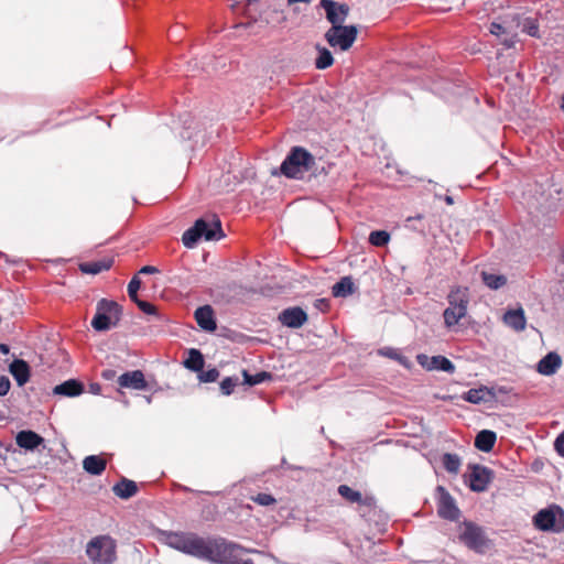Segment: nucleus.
Instances as JSON below:
<instances>
[{
	"label": "nucleus",
	"mask_w": 564,
	"mask_h": 564,
	"mask_svg": "<svg viewBox=\"0 0 564 564\" xmlns=\"http://www.w3.org/2000/svg\"><path fill=\"white\" fill-rule=\"evenodd\" d=\"M489 31L491 34H494L498 37H501L505 34H507V29L498 22H492L489 26Z\"/></svg>",
	"instance_id": "obj_44"
},
{
	"label": "nucleus",
	"mask_w": 564,
	"mask_h": 564,
	"mask_svg": "<svg viewBox=\"0 0 564 564\" xmlns=\"http://www.w3.org/2000/svg\"><path fill=\"white\" fill-rule=\"evenodd\" d=\"M205 365L203 354L195 348L189 349L188 357L184 360V366L195 372H199Z\"/></svg>",
	"instance_id": "obj_28"
},
{
	"label": "nucleus",
	"mask_w": 564,
	"mask_h": 564,
	"mask_svg": "<svg viewBox=\"0 0 564 564\" xmlns=\"http://www.w3.org/2000/svg\"><path fill=\"white\" fill-rule=\"evenodd\" d=\"M242 384H248L250 387L264 383L272 379V375L268 371H258L256 373H249L247 370L241 371Z\"/></svg>",
	"instance_id": "obj_29"
},
{
	"label": "nucleus",
	"mask_w": 564,
	"mask_h": 564,
	"mask_svg": "<svg viewBox=\"0 0 564 564\" xmlns=\"http://www.w3.org/2000/svg\"><path fill=\"white\" fill-rule=\"evenodd\" d=\"M138 489L137 482L126 477H121L112 487L115 496L123 500H128L137 495Z\"/></svg>",
	"instance_id": "obj_21"
},
{
	"label": "nucleus",
	"mask_w": 564,
	"mask_h": 564,
	"mask_svg": "<svg viewBox=\"0 0 564 564\" xmlns=\"http://www.w3.org/2000/svg\"><path fill=\"white\" fill-rule=\"evenodd\" d=\"M225 237L220 219L213 215L199 218L194 226L182 236V242L186 248H193L202 238L206 241L219 240Z\"/></svg>",
	"instance_id": "obj_2"
},
{
	"label": "nucleus",
	"mask_w": 564,
	"mask_h": 564,
	"mask_svg": "<svg viewBox=\"0 0 564 564\" xmlns=\"http://www.w3.org/2000/svg\"><path fill=\"white\" fill-rule=\"evenodd\" d=\"M89 388L95 389V388H100V386H99L98 383H91V384L89 386Z\"/></svg>",
	"instance_id": "obj_61"
},
{
	"label": "nucleus",
	"mask_w": 564,
	"mask_h": 564,
	"mask_svg": "<svg viewBox=\"0 0 564 564\" xmlns=\"http://www.w3.org/2000/svg\"><path fill=\"white\" fill-rule=\"evenodd\" d=\"M316 50L318 52V56L315 59V67L317 69H326L330 67L334 63V57L330 51L318 44L316 45Z\"/></svg>",
	"instance_id": "obj_31"
},
{
	"label": "nucleus",
	"mask_w": 564,
	"mask_h": 564,
	"mask_svg": "<svg viewBox=\"0 0 564 564\" xmlns=\"http://www.w3.org/2000/svg\"><path fill=\"white\" fill-rule=\"evenodd\" d=\"M122 307L115 301L101 299L96 306V314L91 326L97 332H106L118 325L121 319Z\"/></svg>",
	"instance_id": "obj_7"
},
{
	"label": "nucleus",
	"mask_w": 564,
	"mask_h": 564,
	"mask_svg": "<svg viewBox=\"0 0 564 564\" xmlns=\"http://www.w3.org/2000/svg\"><path fill=\"white\" fill-rule=\"evenodd\" d=\"M53 388H85L84 383L77 379H68Z\"/></svg>",
	"instance_id": "obj_45"
},
{
	"label": "nucleus",
	"mask_w": 564,
	"mask_h": 564,
	"mask_svg": "<svg viewBox=\"0 0 564 564\" xmlns=\"http://www.w3.org/2000/svg\"><path fill=\"white\" fill-rule=\"evenodd\" d=\"M9 372L12 375L19 387L24 386L30 379V366L23 360L15 358L9 365Z\"/></svg>",
	"instance_id": "obj_19"
},
{
	"label": "nucleus",
	"mask_w": 564,
	"mask_h": 564,
	"mask_svg": "<svg viewBox=\"0 0 564 564\" xmlns=\"http://www.w3.org/2000/svg\"><path fill=\"white\" fill-rule=\"evenodd\" d=\"M555 452L564 458V431H562L554 441Z\"/></svg>",
	"instance_id": "obj_43"
},
{
	"label": "nucleus",
	"mask_w": 564,
	"mask_h": 564,
	"mask_svg": "<svg viewBox=\"0 0 564 564\" xmlns=\"http://www.w3.org/2000/svg\"><path fill=\"white\" fill-rule=\"evenodd\" d=\"M481 280L490 290H498L506 285L507 278L503 274L481 272Z\"/></svg>",
	"instance_id": "obj_32"
},
{
	"label": "nucleus",
	"mask_w": 564,
	"mask_h": 564,
	"mask_svg": "<svg viewBox=\"0 0 564 564\" xmlns=\"http://www.w3.org/2000/svg\"><path fill=\"white\" fill-rule=\"evenodd\" d=\"M35 390H11L7 399L8 408L18 414H30L36 404ZM10 390H0V397H7Z\"/></svg>",
	"instance_id": "obj_10"
},
{
	"label": "nucleus",
	"mask_w": 564,
	"mask_h": 564,
	"mask_svg": "<svg viewBox=\"0 0 564 564\" xmlns=\"http://www.w3.org/2000/svg\"><path fill=\"white\" fill-rule=\"evenodd\" d=\"M516 34H509L507 32V34L503 35V37L501 39V42L502 44L505 45L506 48H511L513 47V45L516 44Z\"/></svg>",
	"instance_id": "obj_47"
},
{
	"label": "nucleus",
	"mask_w": 564,
	"mask_h": 564,
	"mask_svg": "<svg viewBox=\"0 0 564 564\" xmlns=\"http://www.w3.org/2000/svg\"><path fill=\"white\" fill-rule=\"evenodd\" d=\"M241 564H254V562L251 558H245Z\"/></svg>",
	"instance_id": "obj_59"
},
{
	"label": "nucleus",
	"mask_w": 564,
	"mask_h": 564,
	"mask_svg": "<svg viewBox=\"0 0 564 564\" xmlns=\"http://www.w3.org/2000/svg\"><path fill=\"white\" fill-rule=\"evenodd\" d=\"M279 321L290 328H299L307 321V314L299 306L289 307L280 313Z\"/></svg>",
	"instance_id": "obj_17"
},
{
	"label": "nucleus",
	"mask_w": 564,
	"mask_h": 564,
	"mask_svg": "<svg viewBox=\"0 0 564 564\" xmlns=\"http://www.w3.org/2000/svg\"><path fill=\"white\" fill-rule=\"evenodd\" d=\"M518 26H520L522 32L527 33L528 35L532 37H540L536 19L531 17L523 18L518 22Z\"/></svg>",
	"instance_id": "obj_34"
},
{
	"label": "nucleus",
	"mask_w": 564,
	"mask_h": 564,
	"mask_svg": "<svg viewBox=\"0 0 564 564\" xmlns=\"http://www.w3.org/2000/svg\"><path fill=\"white\" fill-rule=\"evenodd\" d=\"M315 158L303 147H293L280 165V172L288 178L302 180L315 166Z\"/></svg>",
	"instance_id": "obj_3"
},
{
	"label": "nucleus",
	"mask_w": 564,
	"mask_h": 564,
	"mask_svg": "<svg viewBox=\"0 0 564 564\" xmlns=\"http://www.w3.org/2000/svg\"><path fill=\"white\" fill-rule=\"evenodd\" d=\"M416 360L422 368L426 370H441L445 372H453L455 369L454 364L444 356H427L424 354H419L416 356Z\"/></svg>",
	"instance_id": "obj_16"
},
{
	"label": "nucleus",
	"mask_w": 564,
	"mask_h": 564,
	"mask_svg": "<svg viewBox=\"0 0 564 564\" xmlns=\"http://www.w3.org/2000/svg\"><path fill=\"white\" fill-rule=\"evenodd\" d=\"M101 377L107 381H112L116 378L118 379L119 376H117V371L113 369H104L101 371Z\"/></svg>",
	"instance_id": "obj_48"
},
{
	"label": "nucleus",
	"mask_w": 564,
	"mask_h": 564,
	"mask_svg": "<svg viewBox=\"0 0 564 564\" xmlns=\"http://www.w3.org/2000/svg\"><path fill=\"white\" fill-rule=\"evenodd\" d=\"M181 489L184 490V491H192V489L186 487V486H181Z\"/></svg>",
	"instance_id": "obj_62"
},
{
	"label": "nucleus",
	"mask_w": 564,
	"mask_h": 564,
	"mask_svg": "<svg viewBox=\"0 0 564 564\" xmlns=\"http://www.w3.org/2000/svg\"><path fill=\"white\" fill-rule=\"evenodd\" d=\"M243 391L246 392L247 390H243ZM249 391L252 392L253 394H257L258 398H260L262 400H265V397L263 395V393H262L263 391L262 390L252 389V390H249Z\"/></svg>",
	"instance_id": "obj_53"
},
{
	"label": "nucleus",
	"mask_w": 564,
	"mask_h": 564,
	"mask_svg": "<svg viewBox=\"0 0 564 564\" xmlns=\"http://www.w3.org/2000/svg\"><path fill=\"white\" fill-rule=\"evenodd\" d=\"M0 388H11V382L9 377L4 375H0Z\"/></svg>",
	"instance_id": "obj_52"
},
{
	"label": "nucleus",
	"mask_w": 564,
	"mask_h": 564,
	"mask_svg": "<svg viewBox=\"0 0 564 564\" xmlns=\"http://www.w3.org/2000/svg\"><path fill=\"white\" fill-rule=\"evenodd\" d=\"M241 378L242 377L238 375L225 377L221 380L219 388H237L239 384L242 383Z\"/></svg>",
	"instance_id": "obj_41"
},
{
	"label": "nucleus",
	"mask_w": 564,
	"mask_h": 564,
	"mask_svg": "<svg viewBox=\"0 0 564 564\" xmlns=\"http://www.w3.org/2000/svg\"><path fill=\"white\" fill-rule=\"evenodd\" d=\"M119 388H147L141 370L127 371L118 377Z\"/></svg>",
	"instance_id": "obj_20"
},
{
	"label": "nucleus",
	"mask_w": 564,
	"mask_h": 564,
	"mask_svg": "<svg viewBox=\"0 0 564 564\" xmlns=\"http://www.w3.org/2000/svg\"><path fill=\"white\" fill-rule=\"evenodd\" d=\"M108 397L122 403L124 406H129V404H130L124 390H121V389L115 390V395H108Z\"/></svg>",
	"instance_id": "obj_46"
},
{
	"label": "nucleus",
	"mask_w": 564,
	"mask_h": 564,
	"mask_svg": "<svg viewBox=\"0 0 564 564\" xmlns=\"http://www.w3.org/2000/svg\"><path fill=\"white\" fill-rule=\"evenodd\" d=\"M162 541L178 552L213 564H241L243 553H259L223 536L203 538L193 532L161 531Z\"/></svg>",
	"instance_id": "obj_1"
},
{
	"label": "nucleus",
	"mask_w": 564,
	"mask_h": 564,
	"mask_svg": "<svg viewBox=\"0 0 564 564\" xmlns=\"http://www.w3.org/2000/svg\"><path fill=\"white\" fill-rule=\"evenodd\" d=\"M140 286L141 280L137 275L133 276L128 284V295L132 302H137L139 300L138 291Z\"/></svg>",
	"instance_id": "obj_39"
},
{
	"label": "nucleus",
	"mask_w": 564,
	"mask_h": 564,
	"mask_svg": "<svg viewBox=\"0 0 564 564\" xmlns=\"http://www.w3.org/2000/svg\"><path fill=\"white\" fill-rule=\"evenodd\" d=\"M448 306L443 312L444 325L453 330L459 321L467 315L469 303L468 290L466 288H454L447 295Z\"/></svg>",
	"instance_id": "obj_4"
},
{
	"label": "nucleus",
	"mask_w": 564,
	"mask_h": 564,
	"mask_svg": "<svg viewBox=\"0 0 564 564\" xmlns=\"http://www.w3.org/2000/svg\"><path fill=\"white\" fill-rule=\"evenodd\" d=\"M111 263L107 261L85 262L79 264V269L83 273L98 274L110 268Z\"/></svg>",
	"instance_id": "obj_33"
},
{
	"label": "nucleus",
	"mask_w": 564,
	"mask_h": 564,
	"mask_svg": "<svg viewBox=\"0 0 564 564\" xmlns=\"http://www.w3.org/2000/svg\"><path fill=\"white\" fill-rule=\"evenodd\" d=\"M503 322L507 326L516 332L523 330L527 324L524 311L521 307L516 310H508L503 314Z\"/></svg>",
	"instance_id": "obj_23"
},
{
	"label": "nucleus",
	"mask_w": 564,
	"mask_h": 564,
	"mask_svg": "<svg viewBox=\"0 0 564 564\" xmlns=\"http://www.w3.org/2000/svg\"><path fill=\"white\" fill-rule=\"evenodd\" d=\"M436 491L438 492L437 499V514L440 518L456 522L459 520L462 512L458 508L456 500L443 486H437Z\"/></svg>",
	"instance_id": "obj_13"
},
{
	"label": "nucleus",
	"mask_w": 564,
	"mask_h": 564,
	"mask_svg": "<svg viewBox=\"0 0 564 564\" xmlns=\"http://www.w3.org/2000/svg\"><path fill=\"white\" fill-rule=\"evenodd\" d=\"M422 218H423V216H422L421 214H419V215H416V216H414V217H409V218L406 219V221H412V220H414V219H417V220H419V219H422Z\"/></svg>",
	"instance_id": "obj_57"
},
{
	"label": "nucleus",
	"mask_w": 564,
	"mask_h": 564,
	"mask_svg": "<svg viewBox=\"0 0 564 564\" xmlns=\"http://www.w3.org/2000/svg\"><path fill=\"white\" fill-rule=\"evenodd\" d=\"M89 560L97 564H112L117 560V542L110 535L93 538L86 546Z\"/></svg>",
	"instance_id": "obj_6"
},
{
	"label": "nucleus",
	"mask_w": 564,
	"mask_h": 564,
	"mask_svg": "<svg viewBox=\"0 0 564 564\" xmlns=\"http://www.w3.org/2000/svg\"><path fill=\"white\" fill-rule=\"evenodd\" d=\"M462 529L458 535L459 541L469 550L482 554L490 542L484 528L470 520H464Z\"/></svg>",
	"instance_id": "obj_9"
},
{
	"label": "nucleus",
	"mask_w": 564,
	"mask_h": 564,
	"mask_svg": "<svg viewBox=\"0 0 564 564\" xmlns=\"http://www.w3.org/2000/svg\"><path fill=\"white\" fill-rule=\"evenodd\" d=\"M357 34L358 30L356 25H336L327 30L325 40L332 47L348 51L356 41Z\"/></svg>",
	"instance_id": "obj_11"
},
{
	"label": "nucleus",
	"mask_w": 564,
	"mask_h": 564,
	"mask_svg": "<svg viewBox=\"0 0 564 564\" xmlns=\"http://www.w3.org/2000/svg\"><path fill=\"white\" fill-rule=\"evenodd\" d=\"M195 319L198 326L206 332H214L217 328L212 306L204 305L195 311Z\"/></svg>",
	"instance_id": "obj_18"
},
{
	"label": "nucleus",
	"mask_w": 564,
	"mask_h": 564,
	"mask_svg": "<svg viewBox=\"0 0 564 564\" xmlns=\"http://www.w3.org/2000/svg\"><path fill=\"white\" fill-rule=\"evenodd\" d=\"M497 441V434L491 430H481L476 434L474 445L484 453L492 451Z\"/></svg>",
	"instance_id": "obj_24"
},
{
	"label": "nucleus",
	"mask_w": 564,
	"mask_h": 564,
	"mask_svg": "<svg viewBox=\"0 0 564 564\" xmlns=\"http://www.w3.org/2000/svg\"><path fill=\"white\" fill-rule=\"evenodd\" d=\"M445 202H446L447 204H449V205L454 203L453 197H451V196H446V197H445Z\"/></svg>",
	"instance_id": "obj_60"
},
{
	"label": "nucleus",
	"mask_w": 564,
	"mask_h": 564,
	"mask_svg": "<svg viewBox=\"0 0 564 564\" xmlns=\"http://www.w3.org/2000/svg\"><path fill=\"white\" fill-rule=\"evenodd\" d=\"M561 109L564 111V95L562 96V101H561Z\"/></svg>",
	"instance_id": "obj_63"
},
{
	"label": "nucleus",
	"mask_w": 564,
	"mask_h": 564,
	"mask_svg": "<svg viewBox=\"0 0 564 564\" xmlns=\"http://www.w3.org/2000/svg\"><path fill=\"white\" fill-rule=\"evenodd\" d=\"M511 390H467L459 399L473 403H484L487 409H496L498 405L511 406L514 402V395Z\"/></svg>",
	"instance_id": "obj_5"
},
{
	"label": "nucleus",
	"mask_w": 564,
	"mask_h": 564,
	"mask_svg": "<svg viewBox=\"0 0 564 564\" xmlns=\"http://www.w3.org/2000/svg\"><path fill=\"white\" fill-rule=\"evenodd\" d=\"M311 0H288L289 3L310 2Z\"/></svg>",
	"instance_id": "obj_58"
},
{
	"label": "nucleus",
	"mask_w": 564,
	"mask_h": 564,
	"mask_svg": "<svg viewBox=\"0 0 564 564\" xmlns=\"http://www.w3.org/2000/svg\"><path fill=\"white\" fill-rule=\"evenodd\" d=\"M158 272H159V269L153 265H144L139 271L140 274H154Z\"/></svg>",
	"instance_id": "obj_50"
},
{
	"label": "nucleus",
	"mask_w": 564,
	"mask_h": 564,
	"mask_svg": "<svg viewBox=\"0 0 564 564\" xmlns=\"http://www.w3.org/2000/svg\"><path fill=\"white\" fill-rule=\"evenodd\" d=\"M532 522L539 531L561 533L564 531V510L558 505H550L539 510L533 516Z\"/></svg>",
	"instance_id": "obj_8"
},
{
	"label": "nucleus",
	"mask_w": 564,
	"mask_h": 564,
	"mask_svg": "<svg viewBox=\"0 0 564 564\" xmlns=\"http://www.w3.org/2000/svg\"><path fill=\"white\" fill-rule=\"evenodd\" d=\"M390 241V234L386 230H375L369 235V242L375 247H383Z\"/></svg>",
	"instance_id": "obj_35"
},
{
	"label": "nucleus",
	"mask_w": 564,
	"mask_h": 564,
	"mask_svg": "<svg viewBox=\"0 0 564 564\" xmlns=\"http://www.w3.org/2000/svg\"><path fill=\"white\" fill-rule=\"evenodd\" d=\"M356 291L352 278L347 275L341 278L332 288V294L334 297H347Z\"/></svg>",
	"instance_id": "obj_27"
},
{
	"label": "nucleus",
	"mask_w": 564,
	"mask_h": 564,
	"mask_svg": "<svg viewBox=\"0 0 564 564\" xmlns=\"http://www.w3.org/2000/svg\"><path fill=\"white\" fill-rule=\"evenodd\" d=\"M134 303L138 305V307L143 313H145L148 315H155V316H158L156 307L153 304H151V303H149L147 301H142L140 299L137 302H134Z\"/></svg>",
	"instance_id": "obj_42"
},
{
	"label": "nucleus",
	"mask_w": 564,
	"mask_h": 564,
	"mask_svg": "<svg viewBox=\"0 0 564 564\" xmlns=\"http://www.w3.org/2000/svg\"><path fill=\"white\" fill-rule=\"evenodd\" d=\"M15 444L24 452L45 448V438L33 430H21L15 434Z\"/></svg>",
	"instance_id": "obj_15"
},
{
	"label": "nucleus",
	"mask_w": 564,
	"mask_h": 564,
	"mask_svg": "<svg viewBox=\"0 0 564 564\" xmlns=\"http://www.w3.org/2000/svg\"><path fill=\"white\" fill-rule=\"evenodd\" d=\"M106 467V460L99 455H88L83 459V469L91 476H100Z\"/></svg>",
	"instance_id": "obj_26"
},
{
	"label": "nucleus",
	"mask_w": 564,
	"mask_h": 564,
	"mask_svg": "<svg viewBox=\"0 0 564 564\" xmlns=\"http://www.w3.org/2000/svg\"><path fill=\"white\" fill-rule=\"evenodd\" d=\"M337 491L344 499L352 503L371 506L375 501L372 497H362L360 491L352 489L348 485H339Z\"/></svg>",
	"instance_id": "obj_22"
},
{
	"label": "nucleus",
	"mask_w": 564,
	"mask_h": 564,
	"mask_svg": "<svg viewBox=\"0 0 564 564\" xmlns=\"http://www.w3.org/2000/svg\"><path fill=\"white\" fill-rule=\"evenodd\" d=\"M321 7L325 10L326 19L332 26L343 25L349 14V6L335 0H321Z\"/></svg>",
	"instance_id": "obj_14"
},
{
	"label": "nucleus",
	"mask_w": 564,
	"mask_h": 564,
	"mask_svg": "<svg viewBox=\"0 0 564 564\" xmlns=\"http://www.w3.org/2000/svg\"><path fill=\"white\" fill-rule=\"evenodd\" d=\"M237 390H220V394L221 395H231L236 392Z\"/></svg>",
	"instance_id": "obj_55"
},
{
	"label": "nucleus",
	"mask_w": 564,
	"mask_h": 564,
	"mask_svg": "<svg viewBox=\"0 0 564 564\" xmlns=\"http://www.w3.org/2000/svg\"><path fill=\"white\" fill-rule=\"evenodd\" d=\"M378 354L380 356H383V357H388L390 359H397L399 360L401 364L408 366V360L401 356L395 349L391 348V347H383V348H380L378 350Z\"/></svg>",
	"instance_id": "obj_36"
},
{
	"label": "nucleus",
	"mask_w": 564,
	"mask_h": 564,
	"mask_svg": "<svg viewBox=\"0 0 564 564\" xmlns=\"http://www.w3.org/2000/svg\"><path fill=\"white\" fill-rule=\"evenodd\" d=\"M561 364V357L556 352L551 351L538 362L536 369L540 373L550 376L560 368Z\"/></svg>",
	"instance_id": "obj_25"
},
{
	"label": "nucleus",
	"mask_w": 564,
	"mask_h": 564,
	"mask_svg": "<svg viewBox=\"0 0 564 564\" xmlns=\"http://www.w3.org/2000/svg\"><path fill=\"white\" fill-rule=\"evenodd\" d=\"M281 464H282V466H286V467H288V468H290V469H300V467H293V466L289 465V464L286 463V459H285V458H282Z\"/></svg>",
	"instance_id": "obj_56"
},
{
	"label": "nucleus",
	"mask_w": 564,
	"mask_h": 564,
	"mask_svg": "<svg viewBox=\"0 0 564 564\" xmlns=\"http://www.w3.org/2000/svg\"><path fill=\"white\" fill-rule=\"evenodd\" d=\"M219 377V371L216 368H210L206 371L203 369L198 373V378L202 382H215Z\"/></svg>",
	"instance_id": "obj_40"
},
{
	"label": "nucleus",
	"mask_w": 564,
	"mask_h": 564,
	"mask_svg": "<svg viewBox=\"0 0 564 564\" xmlns=\"http://www.w3.org/2000/svg\"><path fill=\"white\" fill-rule=\"evenodd\" d=\"M442 464L447 473L456 475L459 471L462 459L455 453H444L442 455Z\"/></svg>",
	"instance_id": "obj_30"
},
{
	"label": "nucleus",
	"mask_w": 564,
	"mask_h": 564,
	"mask_svg": "<svg viewBox=\"0 0 564 564\" xmlns=\"http://www.w3.org/2000/svg\"><path fill=\"white\" fill-rule=\"evenodd\" d=\"M434 398L442 401H453L455 399H459L457 394H446V393H435Z\"/></svg>",
	"instance_id": "obj_49"
},
{
	"label": "nucleus",
	"mask_w": 564,
	"mask_h": 564,
	"mask_svg": "<svg viewBox=\"0 0 564 564\" xmlns=\"http://www.w3.org/2000/svg\"><path fill=\"white\" fill-rule=\"evenodd\" d=\"M251 499L253 502L258 503L259 506H263V507L272 506L276 502V499L271 494H267V492H259Z\"/></svg>",
	"instance_id": "obj_38"
},
{
	"label": "nucleus",
	"mask_w": 564,
	"mask_h": 564,
	"mask_svg": "<svg viewBox=\"0 0 564 564\" xmlns=\"http://www.w3.org/2000/svg\"><path fill=\"white\" fill-rule=\"evenodd\" d=\"M133 398H134L137 403H140L141 401H144V403L149 404V403H151V400H152V395H142L140 393L133 394Z\"/></svg>",
	"instance_id": "obj_51"
},
{
	"label": "nucleus",
	"mask_w": 564,
	"mask_h": 564,
	"mask_svg": "<svg viewBox=\"0 0 564 564\" xmlns=\"http://www.w3.org/2000/svg\"><path fill=\"white\" fill-rule=\"evenodd\" d=\"M469 474L465 475V484L473 492H484L492 481L494 470L480 464H469Z\"/></svg>",
	"instance_id": "obj_12"
},
{
	"label": "nucleus",
	"mask_w": 564,
	"mask_h": 564,
	"mask_svg": "<svg viewBox=\"0 0 564 564\" xmlns=\"http://www.w3.org/2000/svg\"><path fill=\"white\" fill-rule=\"evenodd\" d=\"M9 351H10V348L7 344H0V352L7 355V354H9Z\"/></svg>",
	"instance_id": "obj_54"
},
{
	"label": "nucleus",
	"mask_w": 564,
	"mask_h": 564,
	"mask_svg": "<svg viewBox=\"0 0 564 564\" xmlns=\"http://www.w3.org/2000/svg\"><path fill=\"white\" fill-rule=\"evenodd\" d=\"M86 390H52L53 394L67 397V398H76L79 397ZM90 393L96 395H101L102 390H88Z\"/></svg>",
	"instance_id": "obj_37"
}]
</instances>
